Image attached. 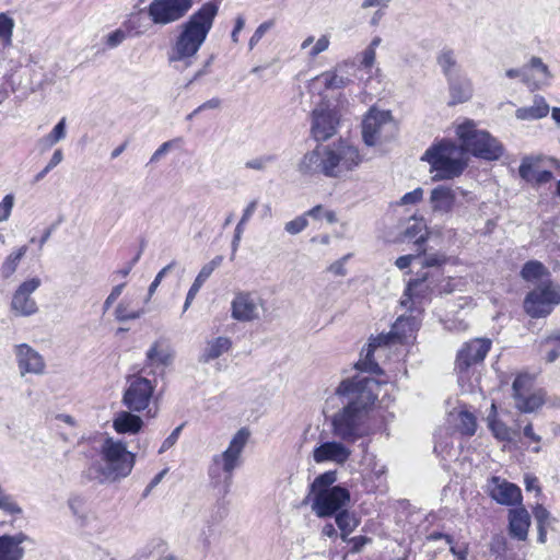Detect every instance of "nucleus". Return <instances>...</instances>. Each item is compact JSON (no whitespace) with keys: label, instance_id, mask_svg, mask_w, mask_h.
Listing matches in <instances>:
<instances>
[{"label":"nucleus","instance_id":"obj_4","mask_svg":"<svg viewBox=\"0 0 560 560\" xmlns=\"http://www.w3.org/2000/svg\"><path fill=\"white\" fill-rule=\"evenodd\" d=\"M135 465V455L121 441L107 438L101 446V462L93 464L89 477L98 482L116 481L127 477Z\"/></svg>","mask_w":560,"mask_h":560},{"label":"nucleus","instance_id":"obj_45","mask_svg":"<svg viewBox=\"0 0 560 560\" xmlns=\"http://www.w3.org/2000/svg\"><path fill=\"white\" fill-rule=\"evenodd\" d=\"M276 161V155L268 154L252 159L246 162V167L256 171H264L269 164Z\"/></svg>","mask_w":560,"mask_h":560},{"label":"nucleus","instance_id":"obj_42","mask_svg":"<svg viewBox=\"0 0 560 560\" xmlns=\"http://www.w3.org/2000/svg\"><path fill=\"white\" fill-rule=\"evenodd\" d=\"M458 429L463 434L474 435L477 429V421L472 413L468 411H462L458 415Z\"/></svg>","mask_w":560,"mask_h":560},{"label":"nucleus","instance_id":"obj_30","mask_svg":"<svg viewBox=\"0 0 560 560\" xmlns=\"http://www.w3.org/2000/svg\"><path fill=\"white\" fill-rule=\"evenodd\" d=\"M487 424L493 436L503 442H510L513 439V430L497 417V406L491 405L490 413L487 416Z\"/></svg>","mask_w":560,"mask_h":560},{"label":"nucleus","instance_id":"obj_7","mask_svg":"<svg viewBox=\"0 0 560 560\" xmlns=\"http://www.w3.org/2000/svg\"><path fill=\"white\" fill-rule=\"evenodd\" d=\"M456 135L466 155L471 153L477 158L494 161L503 154L502 144L488 131L478 129L472 120L458 125Z\"/></svg>","mask_w":560,"mask_h":560},{"label":"nucleus","instance_id":"obj_61","mask_svg":"<svg viewBox=\"0 0 560 560\" xmlns=\"http://www.w3.org/2000/svg\"><path fill=\"white\" fill-rule=\"evenodd\" d=\"M347 259V257H343L341 260H337L335 262H332L328 270L336 275V276H343L346 273V269H345V260Z\"/></svg>","mask_w":560,"mask_h":560},{"label":"nucleus","instance_id":"obj_39","mask_svg":"<svg viewBox=\"0 0 560 560\" xmlns=\"http://www.w3.org/2000/svg\"><path fill=\"white\" fill-rule=\"evenodd\" d=\"M438 63L441 67L443 73L452 78V71L456 67V56L453 49L444 48L438 56Z\"/></svg>","mask_w":560,"mask_h":560},{"label":"nucleus","instance_id":"obj_29","mask_svg":"<svg viewBox=\"0 0 560 560\" xmlns=\"http://www.w3.org/2000/svg\"><path fill=\"white\" fill-rule=\"evenodd\" d=\"M232 347V341L228 337H217L209 341L205 347L202 354L199 358V362L207 364L212 360L218 359L223 353L228 352Z\"/></svg>","mask_w":560,"mask_h":560},{"label":"nucleus","instance_id":"obj_25","mask_svg":"<svg viewBox=\"0 0 560 560\" xmlns=\"http://www.w3.org/2000/svg\"><path fill=\"white\" fill-rule=\"evenodd\" d=\"M530 525V516L523 506L512 509L509 512V529L510 534L518 540H525L528 535Z\"/></svg>","mask_w":560,"mask_h":560},{"label":"nucleus","instance_id":"obj_63","mask_svg":"<svg viewBox=\"0 0 560 560\" xmlns=\"http://www.w3.org/2000/svg\"><path fill=\"white\" fill-rule=\"evenodd\" d=\"M257 208V200H252L243 211L242 223H247Z\"/></svg>","mask_w":560,"mask_h":560},{"label":"nucleus","instance_id":"obj_20","mask_svg":"<svg viewBox=\"0 0 560 560\" xmlns=\"http://www.w3.org/2000/svg\"><path fill=\"white\" fill-rule=\"evenodd\" d=\"M489 495L502 505H515L522 502L521 489L505 479L492 477L488 483Z\"/></svg>","mask_w":560,"mask_h":560},{"label":"nucleus","instance_id":"obj_36","mask_svg":"<svg viewBox=\"0 0 560 560\" xmlns=\"http://www.w3.org/2000/svg\"><path fill=\"white\" fill-rule=\"evenodd\" d=\"M548 269L537 260H530L527 261L521 271V276L526 281H533L541 279L542 277L547 276Z\"/></svg>","mask_w":560,"mask_h":560},{"label":"nucleus","instance_id":"obj_26","mask_svg":"<svg viewBox=\"0 0 560 560\" xmlns=\"http://www.w3.org/2000/svg\"><path fill=\"white\" fill-rule=\"evenodd\" d=\"M456 201V192L451 187L438 186L430 195V203L434 212L450 213Z\"/></svg>","mask_w":560,"mask_h":560},{"label":"nucleus","instance_id":"obj_5","mask_svg":"<svg viewBox=\"0 0 560 560\" xmlns=\"http://www.w3.org/2000/svg\"><path fill=\"white\" fill-rule=\"evenodd\" d=\"M422 160L431 166L433 180H445L458 177L467 166V156L460 145L442 140L429 148Z\"/></svg>","mask_w":560,"mask_h":560},{"label":"nucleus","instance_id":"obj_27","mask_svg":"<svg viewBox=\"0 0 560 560\" xmlns=\"http://www.w3.org/2000/svg\"><path fill=\"white\" fill-rule=\"evenodd\" d=\"M142 419L130 410L117 412L113 420V428L119 434H136L142 429Z\"/></svg>","mask_w":560,"mask_h":560},{"label":"nucleus","instance_id":"obj_49","mask_svg":"<svg viewBox=\"0 0 560 560\" xmlns=\"http://www.w3.org/2000/svg\"><path fill=\"white\" fill-rule=\"evenodd\" d=\"M273 26V21H266L261 23L249 39V49H253L255 45L261 39V37Z\"/></svg>","mask_w":560,"mask_h":560},{"label":"nucleus","instance_id":"obj_50","mask_svg":"<svg viewBox=\"0 0 560 560\" xmlns=\"http://www.w3.org/2000/svg\"><path fill=\"white\" fill-rule=\"evenodd\" d=\"M329 44H330L329 36H327V35L320 36L316 40L315 45L308 51V56L312 58H315L320 52L327 50L329 47Z\"/></svg>","mask_w":560,"mask_h":560},{"label":"nucleus","instance_id":"obj_40","mask_svg":"<svg viewBox=\"0 0 560 560\" xmlns=\"http://www.w3.org/2000/svg\"><path fill=\"white\" fill-rule=\"evenodd\" d=\"M15 23L7 13H0V40L10 45L12 42Z\"/></svg>","mask_w":560,"mask_h":560},{"label":"nucleus","instance_id":"obj_44","mask_svg":"<svg viewBox=\"0 0 560 560\" xmlns=\"http://www.w3.org/2000/svg\"><path fill=\"white\" fill-rule=\"evenodd\" d=\"M0 510L8 514H20L22 512V509L14 501L13 497L3 491L0 492Z\"/></svg>","mask_w":560,"mask_h":560},{"label":"nucleus","instance_id":"obj_64","mask_svg":"<svg viewBox=\"0 0 560 560\" xmlns=\"http://www.w3.org/2000/svg\"><path fill=\"white\" fill-rule=\"evenodd\" d=\"M245 26V19L242 15H238L235 20V26L232 31L231 37L234 43L238 42V33L244 28Z\"/></svg>","mask_w":560,"mask_h":560},{"label":"nucleus","instance_id":"obj_47","mask_svg":"<svg viewBox=\"0 0 560 560\" xmlns=\"http://www.w3.org/2000/svg\"><path fill=\"white\" fill-rule=\"evenodd\" d=\"M307 226V220L303 217H298L289 222L285 223L284 230L290 235H296L300 232H302Z\"/></svg>","mask_w":560,"mask_h":560},{"label":"nucleus","instance_id":"obj_33","mask_svg":"<svg viewBox=\"0 0 560 560\" xmlns=\"http://www.w3.org/2000/svg\"><path fill=\"white\" fill-rule=\"evenodd\" d=\"M341 67L336 68L334 71H327L316 77L315 80L320 81L326 89L336 90L342 89L350 83V79L339 73Z\"/></svg>","mask_w":560,"mask_h":560},{"label":"nucleus","instance_id":"obj_51","mask_svg":"<svg viewBox=\"0 0 560 560\" xmlns=\"http://www.w3.org/2000/svg\"><path fill=\"white\" fill-rule=\"evenodd\" d=\"M222 101L219 97H213L203 102L199 105L191 114L188 115V119H191L196 114L208 110V109H218L221 107Z\"/></svg>","mask_w":560,"mask_h":560},{"label":"nucleus","instance_id":"obj_10","mask_svg":"<svg viewBox=\"0 0 560 560\" xmlns=\"http://www.w3.org/2000/svg\"><path fill=\"white\" fill-rule=\"evenodd\" d=\"M491 341L489 339L476 338L465 343L458 351L455 370L458 374V383L462 387L470 386V369L483 361L490 350Z\"/></svg>","mask_w":560,"mask_h":560},{"label":"nucleus","instance_id":"obj_32","mask_svg":"<svg viewBox=\"0 0 560 560\" xmlns=\"http://www.w3.org/2000/svg\"><path fill=\"white\" fill-rule=\"evenodd\" d=\"M335 515L336 524L341 532V539L343 541H347L348 536L357 528L359 522L355 518V516L352 513H350L347 509L341 510Z\"/></svg>","mask_w":560,"mask_h":560},{"label":"nucleus","instance_id":"obj_38","mask_svg":"<svg viewBox=\"0 0 560 560\" xmlns=\"http://www.w3.org/2000/svg\"><path fill=\"white\" fill-rule=\"evenodd\" d=\"M337 480L336 471H326L318 477L311 485V493L316 494L320 490H330L334 486L332 483Z\"/></svg>","mask_w":560,"mask_h":560},{"label":"nucleus","instance_id":"obj_13","mask_svg":"<svg viewBox=\"0 0 560 560\" xmlns=\"http://www.w3.org/2000/svg\"><path fill=\"white\" fill-rule=\"evenodd\" d=\"M533 377L528 374L518 375L512 385L515 408L524 413L537 411L546 402L544 389L532 390Z\"/></svg>","mask_w":560,"mask_h":560},{"label":"nucleus","instance_id":"obj_59","mask_svg":"<svg viewBox=\"0 0 560 560\" xmlns=\"http://www.w3.org/2000/svg\"><path fill=\"white\" fill-rule=\"evenodd\" d=\"M530 66L541 72L544 74V79L548 80L551 78V73L549 72L547 65H545L540 58L533 57L530 59Z\"/></svg>","mask_w":560,"mask_h":560},{"label":"nucleus","instance_id":"obj_9","mask_svg":"<svg viewBox=\"0 0 560 560\" xmlns=\"http://www.w3.org/2000/svg\"><path fill=\"white\" fill-rule=\"evenodd\" d=\"M560 304V285L544 281L529 291L524 299V311L533 318L548 316Z\"/></svg>","mask_w":560,"mask_h":560},{"label":"nucleus","instance_id":"obj_15","mask_svg":"<svg viewBox=\"0 0 560 560\" xmlns=\"http://www.w3.org/2000/svg\"><path fill=\"white\" fill-rule=\"evenodd\" d=\"M155 384L143 376H132L122 395L124 406L132 412L144 411L151 402Z\"/></svg>","mask_w":560,"mask_h":560},{"label":"nucleus","instance_id":"obj_52","mask_svg":"<svg viewBox=\"0 0 560 560\" xmlns=\"http://www.w3.org/2000/svg\"><path fill=\"white\" fill-rule=\"evenodd\" d=\"M423 197V190L422 188H416L415 190L405 194L401 199V205H413L419 202Z\"/></svg>","mask_w":560,"mask_h":560},{"label":"nucleus","instance_id":"obj_46","mask_svg":"<svg viewBox=\"0 0 560 560\" xmlns=\"http://www.w3.org/2000/svg\"><path fill=\"white\" fill-rule=\"evenodd\" d=\"M142 314H143V311H141V310L129 311L127 308V306L124 305V304H119L116 307V311H115L116 319L118 322H126V320H130V319H137V318L141 317Z\"/></svg>","mask_w":560,"mask_h":560},{"label":"nucleus","instance_id":"obj_2","mask_svg":"<svg viewBox=\"0 0 560 560\" xmlns=\"http://www.w3.org/2000/svg\"><path fill=\"white\" fill-rule=\"evenodd\" d=\"M219 7L213 2L203 3L177 27V35L168 51V62L177 70L194 63L197 52L210 33Z\"/></svg>","mask_w":560,"mask_h":560},{"label":"nucleus","instance_id":"obj_35","mask_svg":"<svg viewBox=\"0 0 560 560\" xmlns=\"http://www.w3.org/2000/svg\"><path fill=\"white\" fill-rule=\"evenodd\" d=\"M27 252V246H21L15 252H12L3 261L1 266V275L3 278L11 277L15 271L21 261V259L25 256Z\"/></svg>","mask_w":560,"mask_h":560},{"label":"nucleus","instance_id":"obj_19","mask_svg":"<svg viewBox=\"0 0 560 560\" xmlns=\"http://www.w3.org/2000/svg\"><path fill=\"white\" fill-rule=\"evenodd\" d=\"M14 354L19 366L20 374L42 375L45 372L46 363L44 358L31 346L26 343L16 345Z\"/></svg>","mask_w":560,"mask_h":560},{"label":"nucleus","instance_id":"obj_43","mask_svg":"<svg viewBox=\"0 0 560 560\" xmlns=\"http://www.w3.org/2000/svg\"><path fill=\"white\" fill-rule=\"evenodd\" d=\"M411 220L413 221V223L406 229L405 235L409 238H417V244L423 243L427 240V233H423V231L425 230V224L423 220H418L416 218H411Z\"/></svg>","mask_w":560,"mask_h":560},{"label":"nucleus","instance_id":"obj_28","mask_svg":"<svg viewBox=\"0 0 560 560\" xmlns=\"http://www.w3.org/2000/svg\"><path fill=\"white\" fill-rule=\"evenodd\" d=\"M550 112L546 100L540 95H535L533 105L523 106L515 110V117L520 120H538L545 118Z\"/></svg>","mask_w":560,"mask_h":560},{"label":"nucleus","instance_id":"obj_16","mask_svg":"<svg viewBox=\"0 0 560 560\" xmlns=\"http://www.w3.org/2000/svg\"><path fill=\"white\" fill-rule=\"evenodd\" d=\"M249 431L246 428L240 429L230 441L228 448L220 455H215L212 459L213 467H221L226 474V479L230 481L234 469L240 465L241 455L248 442Z\"/></svg>","mask_w":560,"mask_h":560},{"label":"nucleus","instance_id":"obj_1","mask_svg":"<svg viewBox=\"0 0 560 560\" xmlns=\"http://www.w3.org/2000/svg\"><path fill=\"white\" fill-rule=\"evenodd\" d=\"M380 384L371 377L342 381L336 389L343 406L330 418L331 434L345 443H355L370 434V413L377 399Z\"/></svg>","mask_w":560,"mask_h":560},{"label":"nucleus","instance_id":"obj_23","mask_svg":"<svg viewBox=\"0 0 560 560\" xmlns=\"http://www.w3.org/2000/svg\"><path fill=\"white\" fill-rule=\"evenodd\" d=\"M27 540L28 537L23 533L0 536V560H21L24 556L21 544Z\"/></svg>","mask_w":560,"mask_h":560},{"label":"nucleus","instance_id":"obj_8","mask_svg":"<svg viewBox=\"0 0 560 560\" xmlns=\"http://www.w3.org/2000/svg\"><path fill=\"white\" fill-rule=\"evenodd\" d=\"M396 131V122L388 110L371 108L362 121V138L370 147L390 140Z\"/></svg>","mask_w":560,"mask_h":560},{"label":"nucleus","instance_id":"obj_11","mask_svg":"<svg viewBox=\"0 0 560 560\" xmlns=\"http://www.w3.org/2000/svg\"><path fill=\"white\" fill-rule=\"evenodd\" d=\"M340 114L329 101H320L311 113V135L316 141H326L336 132Z\"/></svg>","mask_w":560,"mask_h":560},{"label":"nucleus","instance_id":"obj_24","mask_svg":"<svg viewBox=\"0 0 560 560\" xmlns=\"http://www.w3.org/2000/svg\"><path fill=\"white\" fill-rule=\"evenodd\" d=\"M539 161L540 158H525L518 167L520 176L529 183L545 184L550 182L552 178L551 172L539 170Z\"/></svg>","mask_w":560,"mask_h":560},{"label":"nucleus","instance_id":"obj_18","mask_svg":"<svg viewBox=\"0 0 560 560\" xmlns=\"http://www.w3.org/2000/svg\"><path fill=\"white\" fill-rule=\"evenodd\" d=\"M40 284L42 280L38 277H33L18 287L11 300V311L16 316H31L37 312V304L32 294Z\"/></svg>","mask_w":560,"mask_h":560},{"label":"nucleus","instance_id":"obj_62","mask_svg":"<svg viewBox=\"0 0 560 560\" xmlns=\"http://www.w3.org/2000/svg\"><path fill=\"white\" fill-rule=\"evenodd\" d=\"M524 483L527 491H537L540 492V487L538 486V479L535 476L526 475L524 477Z\"/></svg>","mask_w":560,"mask_h":560},{"label":"nucleus","instance_id":"obj_54","mask_svg":"<svg viewBox=\"0 0 560 560\" xmlns=\"http://www.w3.org/2000/svg\"><path fill=\"white\" fill-rule=\"evenodd\" d=\"M140 22H141V16L136 14V15H131L128 19V21L125 23V25L128 28V31L130 33H132L133 35H141V34H143V31L140 30Z\"/></svg>","mask_w":560,"mask_h":560},{"label":"nucleus","instance_id":"obj_41","mask_svg":"<svg viewBox=\"0 0 560 560\" xmlns=\"http://www.w3.org/2000/svg\"><path fill=\"white\" fill-rule=\"evenodd\" d=\"M381 42V37H374L370 45L361 52L360 65L363 68L371 69L374 66L376 56L375 50Z\"/></svg>","mask_w":560,"mask_h":560},{"label":"nucleus","instance_id":"obj_31","mask_svg":"<svg viewBox=\"0 0 560 560\" xmlns=\"http://www.w3.org/2000/svg\"><path fill=\"white\" fill-rule=\"evenodd\" d=\"M448 81L452 104L464 103L470 98L472 89L469 80L450 78Z\"/></svg>","mask_w":560,"mask_h":560},{"label":"nucleus","instance_id":"obj_58","mask_svg":"<svg viewBox=\"0 0 560 560\" xmlns=\"http://www.w3.org/2000/svg\"><path fill=\"white\" fill-rule=\"evenodd\" d=\"M445 261V257L439 254H430L424 256L423 261L421 262L424 267H434L440 266Z\"/></svg>","mask_w":560,"mask_h":560},{"label":"nucleus","instance_id":"obj_60","mask_svg":"<svg viewBox=\"0 0 560 560\" xmlns=\"http://www.w3.org/2000/svg\"><path fill=\"white\" fill-rule=\"evenodd\" d=\"M428 277L427 275H423L421 276L420 278H417L415 280H411L409 283H408V287L406 289V295H408L409 298H411L413 294H415V291L417 290L418 287L422 285L425 281H427Z\"/></svg>","mask_w":560,"mask_h":560},{"label":"nucleus","instance_id":"obj_53","mask_svg":"<svg viewBox=\"0 0 560 560\" xmlns=\"http://www.w3.org/2000/svg\"><path fill=\"white\" fill-rule=\"evenodd\" d=\"M13 207V197L8 195L3 198L0 203V221L7 220L11 213Z\"/></svg>","mask_w":560,"mask_h":560},{"label":"nucleus","instance_id":"obj_12","mask_svg":"<svg viewBox=\"0 0 560 560\" xmlns=\"http://www.w3.org/2000/svg\"><path fill=\"white\" fill-rule=\"evenodd\" d=\"M195 0H152L147 14L158 26H165L182 20L190 11Z\"/></svg>","mask_w":560,"mask_h":560},{"label":"nucleus","instance_id":"obj_56","mask_svg":"<svg viewBox=\"0 0 560 560\" xmlns=\"http://www.w3.org/2000/svg\"><path fill=\"white\" fill-rule=\"evenodd\" d=\"M533 513H534L535 518L538 522V525H541V526L547 525L548 520L550 517V514L547 511V509H545L542 505H537V506H535Z\"/></svg>","mask_w":560,"mask_h":560},{"label":"nucleus","instance_id":"obj_37","mask_svg":"<svg viewBox=\"0 0 560 560\" xmlns=\"http://www.w3.org/2000/svg\"><path fill=\"white\" fill-rule=\"evenodd\" d=\"M66 118H62L54 129L40 140V143L45 149L51 148L59 141L63 140L66 138Z\"/></svg>","mask_w":560,"mask_h":560},{"label":"nucleus","instance_id":"obj_14","mask_svg":"<svg viewBox=\"0 0 560 560\" xmlns=\"http://www.w3.org/2000/svg\"><path fill=\"white\" fill-rule=\"evenodd\" d=\"M350 503L349 491L340 486L312 494V511L318 517H329L346 509Z\"/></svg>","mask_w":560,"mask_h":560},{"label":"nucleus","instance_id":"obj_3","mask_svg":"<svg viewBox=\"0 0 560 560\" xmlns=\"http://www.w3.org/2000/svg\"><path fill=\"white\" fill-rule=\"evenodd\" d=\"M359 149L345 141L330 144H319L306 152L298 164L302 175L314 176L323 174L331 178H347L362 163Z\"/></svg>","mask_w":560,"mask_h":560},{"label":"nucleus","instance_id":"obj_34","mask_svg":"<svg viewBox=\"0 0 560 560\" xmlns=\"http://www.w3.org/2000/svg\"><path fill=\"white\" fill-rule=\"evenodd\" d=\"M222 260L223 258L221 256H217L200 269L198 276L196 277L194 283L189 289L190 295H197L202 284L208 280L212 272L221 265Z\"/></svg>","mask_w":560,"mask_h":560},{"label":"nucleus","instance_id":"obj_22","mask_svg":"<svg viewBox=\"0 0 560 560\" xmlns=\"http://www.w3.org/2000/svg\"><path fill=\"white\" fill-rule=\"evenodd\" d=\"M174 350L165 339L155 340L145 353V364L149 368L168 366L173 363Z\"/></svg>","mask_w":560,"mask_h":560},{"label":"nucleus","instance_id":"obj_55","mask_svg":"<svg viewBox=\"0 0 560 560\" xmlns=\"http://www.w3.org/2000/svg\"><path fill=\"white\" fill-rule=\"evenodd\" d=\"M124 287H125V283H121V284L115 285L112 289V292L109 293V295L106 298V300L104 302L105 311H107L112 306V304L118 299V296L121 294V292L124 290Z\"/></svg>","mask_w":560,"mask_h":560},{"label":"nucleus","instance_id":"obj_21","mask_svg":"<svg viewBox=\"0 0 560 560\" xmlns=\"http://www.w3.org/2000/svg\"><path fill=\"white\" fill-rule=\"evenodd\" d=\"M347 444L341 440L324 442L314 448L313 459L316 463L331 462L343 465L352 454Z\"/></svg>","mask_w":560,"mask_h":560},{"label":"nucleus","instance_id":"obj_6","mask_svg":"<svg viewBox=\"0 0 560 560\" xmlns=\"http://www.w3.org/2000/svg\"><path fill=\"white\" fill-rule=\"evenodd\" d=\"M416 331V322L409 317H398L394 323L392 330L388 334H381L374 338H371L368 347L362 350L361 359L358 362V368L369 372H378L380 368L377 362L374 360L375 352L385 351L387 346L398 343H405L413 337Z\"/></svg>","mask_w":560,"mask_h":560},{"label":"nucleus","instance_id":"obj_57","mask_svg":"<svg viewBox=\"0 0 560 560\" xmlns=\"http://www.w3.org/2000/svg\"><path fill=\"white\" fill-rule=\"evenodd\" d=\"M182 430V425L177 427L163 442L159 453H163L164 451L168 450L170 447H172L177 439H178V435H179V432Z\"/></svg>","mask_w":560,"mask_h":560},{"label":"nucleus","instance_id":"obj_17","mask_svg":"<svg viewBox=\"0 0 560 560\" xmlns=\"http://www.w3.org/2000/svg\"><path fill=\"white\" fill-rule=\"evenodd\" d=\"M264 311L262 299L254 292H240L231 303V315L238 322H253Z\"/></svg>","mask_w":560,"mask_h":560},{"label":"nucleus","instance_id":"obj_48","mask_svg":"<svg viewBox=\"0 0 560 560\" xmlns=\"http://www.w3.org/2000/svg\"><path fill=\"white\" fill-rule=\"evenodd\" d=\"M127 36L128 35L125 31L117 28L106 36L105 43L109 48H115L119 46L127 38Z\"/></svg>","mask_w":560,"mask_h":560}]
</instances>
